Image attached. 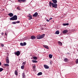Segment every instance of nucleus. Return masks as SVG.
<instances>
[{
	"label": "nucleus",
	"mask_w": 78,
	"mask_h": 78,
	"mask_svg": "<svg viewBox=\"0 0 78 78\" xmlns=\"http://www.w3.org/2000/svg\"><path fill=\"white\" fill-rule=\"evenodd\" d=\"M44 36H45V34H43L41 35L39 34L36 36V37L37 39H41L44 37Z\"/></svg>",
	"instance_id": "f257e3e1"
},
{
	"label": "nucleus",
	"mask_w": 78,
	"mask_h": 78,
	"mask_svg": "<svg viewBox=\"0 0 78 78\" xmlns=\"http://www.w3.org/2000/svg\"><path fill=\"white\" fill-rule=\"evenodd\" d=\"M17 19V16L16 15H15L10 19L11 20H16Z\"/></svg>",
	"instance_id": "f03ea898"
},
{
	"label": "nucleus",
	"mask_w": 78,
	"mask_h": 78,
	"mask_svg": "<svg viewBox=\"0 0 78 78\" xmlns=\"http://www.w3.org/2000/svg\"><path fill=\"white\" fill-rule=\"evenodd\" d=\"M37 16H38V13H37V12H36L33 15V17H36Z\"/></svg>",
	"instance_id": "7ed1b4c3"
},
{
	"label": "nucleus",
	"mask_w": 78,
	"mask_h": 78,
	"mask_svg": "<svg viewBox=\"0 0 78 78\" xmlns=\"http://www.w3.org/2000/svg\"><path fill=\"white\" fill-rule=\"evenodd\" d=\"M53 8H58V5L57 4H53L52 5V7Z\"/></svg>",
	"instance_id": "20e7f679"
},
{
	"label": "nucleus",
	"mask_w": 78,
	"mask_h": 78,
	"mask_svg": "<svg viewBox=\"0 0 78 78\" xmlns=\"http://www.w3.org/2000/svg\"><path fill=\"white\" fill-rule=\"evenodd\" d=\"M15 54L17 56H19L20 54V51H17V52H15Z\"/></svg>",
	"instance_id": "39448f33"
},
{
	"label": "nucleus",
	"mask_w": 78,
	"mask_h": 78,
	"mask_svg": "<svg viewBox=\"0 0 78 78\" xmlns=\"http://www.w3.org/2000/svg\"><path fill=\"white\" fill-rule=\"evenodd\" d=\"M8 15L10 17H13L14 14H13L12 13H10L8 14Z\"/></svg>",
	"instance_id": "423d86ee"
},
{
	"label": "nucleus",
	"mask_w": 78,
	"mask_h": 78,
	"mask_svg": "<svg viewBox=\"0 0 78 78\" xmlns=\"http://www.w3.org/2000/svg\"><path fill=\"white\" fill-rule=\"evenodd\" d=\"M6 62L7 64H9V58H8V57H7L6 58Z\"/></svg>",
	"instance_id": "0eeeda50"
},
{
	"label": "nucleus",
	"mask_w": 78,
	"mask_h": 78,
	"mask_svg": "<svg viewBox=\"0 0 78 78\" xmlns=\"http://www.w3.org/2000/svg\"><path fill=\"white\" fill-rule=\"evenodd\" d=\"M18 2L19 3H22V2H26V0H18Z\"/></svg>",
	"instance_id": "6e6552de"
},
{
	"label": "nucleus",
	"mask_w": 78,
	"mask_h": 78,
	"mask_svg": "<svg viewBox=\"0 0 78 78\" xmlns=\"http://www.w3.org/2000/svg\"><path fill=\"white\" fill-rule=\"evenodd\" d=\"M67 32H68V30H65L63 31V34H66V33H67Z\"/></svg>",
	"instance_id": "1a4fd4ad"
},
{
	"label": "nucleus",
	"mask_w": 78,
	"mask_h": 78,
	"mask_svg": "<svg viewBox=\"0 0 78 78\" xmlns=\"http://www.w3.org/2000/svg\"><path fill=\"white\" fill-rule=\"evenodd\" d=\"M44 67L45 69H48L49 68V66H48L46 65H44Z\"/></svg>",
	"instance_id": "9d476101"
},
{
	"label": "nucleus",
	"mask_w": 78,
	"mask_h": 78,
	"mask_svg": "<svg viewBox=\"0 0 78 78\" xmlns=\"http://www.w3.org/2000/svg\"><path fill=\"white\" fill-rule=\"evenodd\" d=\"M30 38L31 39H36V37L32 35L31 36Z\"/></svg>",
	"instance_id": "9b49d317"
},
{
	"label": "nucleus",
	"mask_w": 78,
	"mask_h": 78,
	"mask_svg": "<svg viewBox=\"0 0 78 78\" xmlns=\"http://www.w3.org/2000/svg\"><path fill=\"white\" fill-rule=\"evenodd\" d=\"M27 17H28L29 18V20H31V19H32V18H33V17L31 15H30L29 16H28Z\"/></svg>",
	"instance_id": "f8f14e48"
},
{
	"label": "nucleus",
	"mask_w": 78,
	"mask_h": 78,
	"mask_svg": "<svg viewBox=\"0 0 78 78\" xmlns=\"http://www.w3.org/2000/svg\"><path fill=\"white\" fill-rule=\"evenodd\" d=\"M49 4L50 6L51 7V6H53V5L54 3H52L51 2H50Z\"/></svg>",
	"instance_id": "ddd939ff"
},
{
	"label": "nucleus",
	"mask_w": 78,
	"mask_h": 78,
	"mask_svg": "<svg viewBox=\"0 0 78 78\" xmlns=\"http://www.w3.org/2000/svg\"><path fill=\"white\" fill-rule=\"evenodd\" d=\"M43 47H44V48H47V49H49V48L47 45H43Z\"/></svg>",
	"instance_id": "4468645a"
},
{
	"label": "nucleus",
	"mask_w": 78,
	"mask_h": 78,
	"mask_svg": "<svg viewBox=\"0 0 78 78\" xmlns=\"http://www.w3.org/2000/svg\"><path fill=\"white\" fill-rule=\"evenodd\" d=\"M58 43L59 45H61V46H62V42H61L60 41H58Z\"/></svg>",
	"instance_id": "2eb2a0df"
},
{
	"label": "nucleus",
	"mask_w": 78,
	"mask_h": 78,
	"mask_svg": "<svg viewBox=\"0 0 78 78\" xmlns=\"http://www.w3.org/2000/svg\"><path fill=\"white\" fill-rule=\"evenodd\" d=\"M55 34H59V30H57L56 31Z\"/></svg>",
	"instance_id": "dca6fc26"
},
{
	"label": "nucleus",
	"mask_w": 78,
	"mask_h": 78,
	"mask_svg": "<svg viewBox=\"0 0 78 78\" xmlns=\"http://www.w3.org/2000/svg\"><path fill=\"white\" fill-rule=\"evenodd\" d=\"M52 1H53L54 3L56 4V3H57V0H52Z\"/></svg>",
	"instance_id": "f3484780"
},
{
	"label": "nucleus",
	"mask_w": 78,
	"mask_h": 78,
	"mask_svg": "<svg viewBox=\"0 0 78 78\" xmlns=\"http://www.w3.org/2000/svg\"><path fill=\"white\" fill-rule=\"evenodd\" d=\"M33 58L34 59V60H37V57L36 56H34L33 57Z\"/></svg>",
	"instance_id": "a211bd4d"
},
{
	"label": "nucleus",
	"mask_w": 78,
	"mask_h": 78,
	"mask_svg": "<svg viewBox=\"0 0 78 78\" xmlns=\"http://www.w3.org/2000/svg\"><path fill=\"white\" fill-rule=\"evenodd\" d=\"M64 61H65V62H68V61H69V60L67 59V58H65L64 59Z\"/></svg>",
	"instance_id": "6ab92c4d"
},
{
	"label": "nucleus",
	"mask_w": 78,
	"mask_h": 78,
	"mask_svg": "<svg viewBox=\"0 0 78 78\" xmlns=\"http://www.w3.org/2000/svg\"><path fill=\"white\" fill-rule=\"evenodd\" d=\"M4 66L5 67H8V66H9V65L8 64H5L4 65Z\"/></svg>",
	"instance_id": "aec40b11"
},
{
	"label": "nucleus",
	"mask_w": 78,
	"mask_h": 78,
	"mask_svg": "<svg viewBox=\"0 0 78 78\" xmlns=\"http://www.w3.org/2000/svg\"><path fill=\"white\" fill-rule=\"evenodd\" d=\"M15 73L16 75H17L18 74V72H17V70H15Z\"/></svg>",
	"instance_id": "412c9836"
},
{
	"label": "nucleus",
	"mask_w": 78,
	"mask_h": 78,
	"mask_svg": "<svg viewBox=\"0 0 78 78\" xmlns=\"http://www.w3.org/2000/svg\"><path fill=\"white\" fill-rule=\"evenodd\" d=\"M22 76H23V78H25V73H23Z\"/></svg>",
	"instance_id": "4be33fe9"
},
{
	"label": "nucleus",
	"mask_w": 78,
	"mask_h": 78,
	"mask_svg": "<svg viewBox=\"0 0 78 78\" xmlns=\"http://www.w3.org/2000/svg\"><path fill=\"white\" fill-rule=\"evenodd\" d=\"M42 75V72L39 73L37 74V75H38V76L39 75Z\"/></svg>",
	"instance_id": "5701e85b"
},
{
	"label": "nucleus",
	"mask_w": 78,
	"mask_h": 78,
	"mask_svg": "<svg viewBox=\"0 0 78 78\" xmlns=\"http://www.w3.org/2000/svg\"><path fill=\"white\" fill-rule=\"evenodd\" d=\"M52 56H53V55H52L51 54H49V57L50 58H52Z\"/></svg>",
	"instance_id": "b1692460"
},
{
	"label": "nucleus",
	"mask_w": 78,
	"mask_h": 78,
	"mask_svg": "<svg viewBox=\"0 0 78 78\" xmlns=\"http://www.w3.org/2000/svg\"><path fill=\"white\" fill-rule=\"evenodd\" d=\"M63 26H67V25H69V23H63Z\"/></svg>",
	"instance_id": "393cba45"
},
{
	"label": "nucleus",
	"mask_w": 78,
	"mask_h": 78,
	"mask_svg": "<svg viewBox=\"0 0 78 78\" xmlns=\"http://www.w3.org/2000/svg\"><path fill=\"white\" fill-rule=\"evenodd\" d=\"M32 62H34V63H36L37 62L36 60H32Z\"/></svg>",
	"instance_id": "a878e982"
},
{
	"label": "nucleus",
	"mask_w": 78,
	"mask_h": 78,
	"mask_svg": "<svg viewBox=\"0 0 78 78\" xmlns=\"http://www.w3.org/2000/svg\"><path fill=\"white\" fill-rule=\"evenodd\" d=\"M24 67H25V66H24V65H23V66H21V69H24Z\"/></svg>",
	"instance_id": "bb28decb"
},
{
	"label": "nucleus",
	"mask_w": 78,
	"mask_h": 78,
	"mask_svg": "<svg viewBox=\"0 0 78 78\" xmlns=\"http://www.w3.org/2000/svg\"><path fill=\"white\" fill-rule=\"evenodd\" d=\"M3 69L2 68H0V72H2V71H3Z\"/></svg>",
	"instance_id": "cd10ccee"
},
{
	"label": "nucleus",
	"mask_w": 78,
	"mask_h": 78,
	"mask_svg": "<svg viewBox=\"0 0 78 78\" xmlns=\"http://www.w3.org/2000/svg\"><path fill=\"white\" fill-rule=\"evenodd\" d=\"M76 64H78V59H76Z\"/></svg>",
	"instance_id": "c85d7f7f"
},
{
	"label": "nucleus",
	"mask_w": 78,
	"mask_h": 78,
	"mask_svg": "<svg viewBox=\"0 0 78 78\" xmlns=\"http://www.w3.org/2000/svg\"><path fill=\"white\" fill-rule=\"evenodd\" d=\"M26 64V62H24L22 64V65H25Z\"/></svg>",
	"instance_id": "c756f323"
},
{
	"label": "nucleus",
	"mask_w": 78,
	"mask_h": 78,
	"mask_svg": "<svg viewBox=\"0 0 78 78\" xmlns=\"http://www.w3.org/2000/svg\"><path fill=\"white\" fill-rule=\"evenodd\" d=\"M20 45H21V46H23V43H20Z\"/></svg>",
	"instance_id": "7c9ffc66"
},
{
	"label": "nucleus",
	"mask_w": 78,
	"mask_h": 78,
	"mask_svg": "<svg viewBox=\"0 0 78 78\" xmlns=\"http://www.w3.org/2000/svg\"><path fill=\"white\" fill-rule=\"evenodd\" d=\"M12 23V24H16V22H13Z\"/></svg>",
	"instance_id": "2f4dec72"
},
{
	"label": "nucleus",
	"mask_w": 78,
	"mask_h": 78,
	"mask_svg": "<svg viewBox=\"0 0 78 78\" xmlns=\"http://www.w3.org/2000/svg\"><path fill=\"white\" fill-rule=\"evenodd\" d=\"M27 45V43L26 42H24L23 43V46H24V45Z\"/></svg>",
	"instance_id": "473e14b6"
},
{
	"label": "nucleus",
	"mask_w": 78,
	"mask_h": 78,
	"mask_svg": "<svg viewBox=\"0 0 78 78\" xmlns=\"http://www.w3.org/2000/svg\"><path fill=\"white\" fill-rule=\"evenodd\" d=\"M1 47H4V44H1Z\"/></svg>",
	"instance_id": "72a5a7b5"
},
{
	"label": "nucleus",
	"mask_w": 78,
	"mask_h": 78,
	"mask_svg": "<svg viewBox=\"0 0 78 78\" xmlns=\"http://www.w3.org/2000/svg\"><path fill=\"white\" fill-rule=\"evenodd\" d=\"M17 9H18V10H20V7H17Z\"/></svg>",
	"instance_id": "f704fd0d"
},
{
	"label": "nucleus",
	"mask_w": 78,
	"mask_h": 78,
	"mask_svg": "<svg viewBox=\"0 0 78 78\" xmlns=\"http://www.w3.org/2000/svg\"><path fill=\"white\" fill-rule=\"evenodd\" d=\"M20 23V21H18L16 22V23Z\"/></svg>",
	"instance_id": "c9c22d12"
},
{
	"label": "nucleus",
	"mask_w": 78,
	"mask_h": 78,
	"mask_svg": "<svg viewBox=\"0 0 78 78\" xmlns=\"http://www.w3.org/2000/svg\"><path fill=\"white\" fill-rule=\"evenodd\" d=\"M50 64H52V61H50Z\"/></svg>",
	"instance_id": "e433bc0d"
},
{
	"label": "nucleus",
	"mask_w": 78,
	"mask_h": 78,
	"mask_svg": "<svg viewBox=\"0 0 78 78\" xmlns=\"http://www.w3.org/2000/svg\"><path fill=\"white\" fill-rule=\"evenodd\" d=\"M46 21H47V22H50V21L48 19Z\"/></svg>",
	"instance_id": "4c0bfd02"
},
{
	"label": "nucleus",
	"mask_w": 78,
	"mask_h": 78,
	"mask_svg": "<svg viewBox=\"0 0 78 78\" xmlns=\"http://www.w3.org/2000/svg\"><path fill=\"white\" fill-rule=\"evenodd\" d=\"M51 19H52V18H50L49 20H51Z\"/></svg>",
	"instance_id": "58836bf2"
},
{
	"label": "nucleus",
	"mask_w": 78,
	"mask_h": 78,
	"mask_svg": "<svg viewBox=\"0 0 78 78\" xmlns=\"http://www.w3.org/2000/svg\"><path fill=\"white\" fill-rule=\"evenodd\" d=\"M3 34H4V33H2V35H3Z\"/></svg>",
	"instance_id": "ea45409f"
},
{
	"label": "nucleus",
	"mask_w": 78,
	"mask_h": 78,
	"mask_svg": "<svg viewBox=\"0 0 78 78\" xmlns=\"http://www.w3.org/2000/svg\"><path fill=\"white\" fill-rule=\"evenodd\" d=\"M5 36H7V34H6V33H5Z\"/></svg>",
	"instance_id": "a19ab883"
},
{
	"label": "nucleus",
	"mask_w": 78,
	"mask_h": 78,
	"mask_svg": "<svg viewBox=\"0 0 78 78\" xmlns=\"http://www.w3.org/2000/svg\"><path fill=\"white\" fill-rule=\"evenodd\" d=\"M1 64H2V63L0 62V66H1Z\"/></svg>",
	"instance_id": "79ce46f5"
},
{
	"label": "nucleus",
	"mask_w": 78,
	"mask_h": 78,
	"mask_svg": "<svg viewBox=\"0 0 78 78\" xmlns=\"http://www.w3.org/2000/svg\"><path fill=\"white\" fill-rule=\"evenodd\" d=\"M33 67H34V68H35L36 67V66H33Z\"/></svg>",
	"instance_id": "37998d69"
},
{
	"label": "nucleus",
	"mask_w": 78,
	"mask_h": 78,
	"mask_svg": "<svg viewBox=\"0 0 78 78\" xmlns=\"http://www.w3.org/2000/svg\"><path fill=\"white\" fill-rule=\"evenodd\" d=\"M29 14V15H30H30H31V14H30V13Z\"/></svg>",
	"instance_id": "c03bdc74"
},
{
	"label": "nucleus",
	"mask_w": 78,
	"mask_h": 78,
	"mask_svg": "<svg viewBox=\"0 0 78 78\" xmlns=\"http://www.w3.org/2000/svg\"><path fill=\"white\" fill-rule=\"evenodd\" d=\"M53 22H54V21H53Z\"/></svg>",
	"instance_id": "a18cd8bd"
},
{
	"label": "nucleus",
	"mask_w": 78,
	"mask_h": 78,
	"mask_svg": "<svg viewBox=\"0 0 78 78\" xmlns=\"http://www.w3.org/2000/svg\"><path fill=\"white\" fill-rule=\"evenodd\" d=\"M23 39H24V40L25 39V38H24Z\"/></svg>",
	"instance_id": "49530a36"
},
{
	"label": "nucleus",
	"mask_w": 78,
	"mask_h": 78,
	"mask_svg": "<svg viewBox=\"0 0 78 78\" xmlns=\"http://www.w3.org/2000/svg\"><path fill=\"white\" fill-rule=\"evenodd\" d=\"M25 40H26V39H25Z\"/></svg>",
	"instance_id": "de8ad7c7"
}]
</instances>
